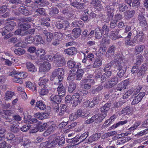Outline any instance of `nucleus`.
Returning <instances> with one entry per match:
<instances>
[{"label": "nucleus", "mask_w": 148, "mask_h": 148, "mask_svg": "<svg viewBox=\"0 0 148 148\" xmlns=\"http://www.w3.org/2000/svg\"><path fill=\"white\" fill-rule=\"evenodd\" d=\"M81 30L79 28H75L72 31V34L75 38L78 37L81 34Z\"/></svg>", "instance_id": "a878e982"}, {"label": "nucleus", "mask_w": 148, "mask_h": 148, "mask_svg": "<svg viewBox=\"0 0 148 148\" xmlns=\"http://www.w3.org/2000/svg\"><path fill=\"white\" fill-rule=\"evenodd\" d=\"M54 36L56 39L60 41L63 37V34L61 33H56L54 34Z\"/></svg>", "instance_id": "680f3d73"}, {"label": "nucleus", "mask_w": 148, "mask_h": 148, "mask_svg": "<svg viewBox=\"0 0 148 148\" xmlns=\"http://www.w3.org/2000/svg\"><path fill=\"white\" fill-rule=\"evenodd\" d=\"M57 90L58 92V95L60 97H62L65 94V89L62 84H60L59 85Z\"/></svg>", "instance_id": "ddd939ff"}, {"label": "nucleus", "mask_w": 148, "mask_h": 148, "mask_svg": "<svg viewBox=\"0 0 148 148\" xmlns=\"http://www.w3.org/2000/svg\"><path fill=\"white\" fill-rule=\"evenodd\" d=\"M103 35V34L101 31L100 28L98 27L95 29V38L97 39H99L101 38Z\"/></svg>", "instance_id": "79ce46f5"}, {"label": "nucleus", "mask_w": 148, "mask_h": 148, "mask_svg": "<svg viewBox=\"0 0 148 148\" xmlns=\"http://www.w3.org/2000/svg\"><path fill=\"white\" fill-rule=\"evenodd\" d=\"M81 93H75L72 95V105L73 107H75L78 103L81 102L82 99V97L81 95Z\"/></svg>", "instance_id": "7ed1b4c3"}, {"label": "nucleus", "mask_w": 148, "mask_h": 148, "mask_svg": "<svg viewBox=\"0 0 148 148\" xmlns=\"http://www.w3.org/2000/svg\"><path fill=\"white\" fill-rule=\"evenodd\" d=\"M62 76H55L52 77L51 79L53 81V83L54 84L59 85L60 84V82L62 81Z\"/></svg>", "instance_id": "393cba45"}, {"label": "nucleus", "mask_w": 148, "mask_h": 148, "mask_svg": "<svg viewBox=\"0 0 148 148\" xmlns=\"http://www.w3.org/2000/svg\"><path fill=\"white\" fill-rule=\"evenodd\" d=\"M145 48V46L143 45H140L136 46L135 49V53L136 55L140 53Z\"/></svg>", "instance_id": "4c0bfd02"}, {"label": "nucleus", "mask_w": 148, "mask_h": 148, "mask_svg": "<svg viewBox=\"0 0 148 148\" xmlns=\"http://www.w3.org/2000/svg\"><path fill=\"white\" fill-rule=\"evenodd\" d=\"M148 69V63H145L142 64L140 69L138 73L139 75H142L144 74L147 70Z\"/></svg>", "instance_id": "c756f323"}, {"label": "nucleus", "mask_w": 148, "mask_h": 148, "mask_svg": "<svg viewBox=\"0 0 148 148\" xmlns=\"http://www.w3.org/2000/svg\"><path fill=\"white\" fill-rule=\"evenodd\" d=\"M26 67L27 69L29 71L34 72L37 70V68L35 67L34 65L29 62H27V63Z\"/></svg>", "instance_id": "b1692460"}, {"label": "nucleus", "mask_w": 148, "mask_h": 148, "mask_svg": "<svg viewBox=\"0 0 148 148\" xmlns=\"http://www.w3.org/2000/svg\"><path fill=\"white\" fill-rule=\"evenodd\" d=\"M76 72V70L75 69H71L70 71V73L68 77H67L68 80H73L75 78V73Z\"/></svg>", "instance_id": "58836bf2"}, {"label": "nucleus", "mask_w": 148, "mask_h": 148, "mask_svg": "<svg viewBox=\"0 0 148 148\" xmlns=\"http://www.w3.org/2000/svg\"><path fill=\"white\" fill-rule=\"evenodd\" d=\"M134 10L127 11L124 12V15L125 18L128 19L132 17L135 13Z\"/></svg>", "instance_id": "7c9ffc66"}, {"label": "nucleus", "mask_w": 148, "mask_h": 148, "mask_svg": "<svg viewBox=\"0 0 148 148\" xmlns=\"http://www.w3.org/2000/svg\"><path fill=\"white\" fill-rule=\"evenodd\" d=\"M100 137V135L99 133H96L92 135L89 137L88 139L89 142H92L94 141L98 140Z\"/></svg>", "instance_id": "f704fd0d"}, {"label": "nucleus", "mask_w": 148, "mask_h": 148, "mask_svg": "<svg viewBox=\"0 0 148 148\" xmlns=\"http://www.w3.org/2000/svg\"><path fill=\"white\" fill-rule=\"evenodd\" d=\"M67 65L69 67L72 69L78 68L81 66V64L80 62H76L72 59L69 60L67 62Z\"/></svg>", "instance_id": "6e6552de"}, {"label": "nucleus", "mask_w": 148, "mask_h": 148, "mask_svg": "<svg viewBox=\"0 0 148 148\" xmlns=\"http://www.w3.org/2000/svg\"><path fill=\"white\" fill-rule=\"evenodd\" d=\"M34 37L32 36H28L25 39V41L28 43H31L34 42Z\"/></svg>", "instance_id": "774afa93"}, {"label": "nucleus", "mask_w": 148, "mask_h": 148, "mask_svg": "<svg viewBox=\"0 0 148 148\" xmlns=\"http://www.w3.org/2000/svg\"><path fill=\"white\" fill-rule=\"evenodd\" d=\"M122 114H123L124 115L129 114L131 113V110L129 107H126L123 109L121 111Z\"/></svg>", "instance_id": "603ef678"}, {"label": "nucleus", "mask_w": 148, "mask_h": 148, "mask_svg": "<svg viewBox=\"0 0 148 148\" xmlns=\"http://www.w3.org/2000/svg\"><path fill=\"white\" fill-rule=\"evenodd\" d=\"M138 19L139 23L142 26H145L147 24V22L145 18L142 15H139L138 16Z\"/></svg>", "instance_id": "473e14b6"}, {"label": "nucleus", "mask_w": 148, "mask_h": 148, "mask_svg": "<svg viewBox=\"0 0 148 148\" xmlns=\"http://www.w3.org/2000/svg\"><path fill=\"white\" fill-rule=\"evenodd\" d=\"M14 95V92L8 91L5 93L4 96V99L5 100L8 101L11 100L13 96Z\"/></svg>", "instance_id": "c85d7f7f"}, {"label": "nucleus", "mask_w": 148, "mask_h": 148, "mask_svg": "<svg viewBox=\"0 0 148 148\" xmlns=\"http://www.w3.org/2000/svg\"><path fill=\"white\" fill-rule=\"evenodd\" d=\"M105 10L107 11L108 15L109 18H112V17H113L114 14L113 13V10L111 9V8L110 6H108L106 7L105 8Z\"/></svg>", "instance_id": "8fccbe9b"}, {"label": "nucleus", "mask_w": 148, "mask_h": 148, "mask_svg": "<svg viewBox=\"0 0 148 148\" xmlns=\"http://www.w3.org/2000/svg\"><path fill=\"white\" fill-rule=\"evenodd\" d=\"M141 86H139L136 88H132L129 90L123 95V98L124 99L127 98L128 96L130 95L132 93L134 95H136L139 92L140 90L142 89Z\"/></svg>", "instance_id": "20e7f679"}, {"label": "nucleus", "mask_w": 148, "mask_h": 148, "mask_svg": "<svg viewBox=\"0 0 148 148\" xmlns=\"http://www.w3.org/2000/svg\"><path fill=\"white\" fill-rule=\"evenodd\" d=\"M138 68V66L137 65L133 66L132 70V72L133 74L137 73L138 75L139 76L142 75H139L138 72H139L140 70H139Z\"/></svg>", "instance_id": "5fc2aeb1"}, {"label": "nucleus", "mask_w": 148, "mask_h": 148, "mask_svg": "<svg viewBox=\"0 0 148 148\" xmlns=\"http://www.w3.org/2000/svg\"><path fill=\"white\" fill-rule=\"evenodd\" d=\"M56 125L55 124L50 126L43 133L44 136H47L52 133L56 129Z\"/></svg>", "instance_id": "a211bd4d"}, {"label": "nucleus", "mask_w": 148, "mask_h": 148, "mask_svg": "<svg viewBox=\"0 0 148 148\" xmlns=\"http://www.w3.org/2000/svg\"><path fill=\"white\" fill-rule=\"evenodd\" d=\"M140 123L139 121L136 122L132 126L129 128L130 130H134L136 129L140 125Z\"/></svg>", "instance_id": "e2e57ef3"}, {"label": "nucleus", "mask_w": 148, "mask_h": 148, "mask_svg": "<svg viewBox=\"0 0 148 148\" xmlns=\"http://www.w3.org/2000/svg\"><path fill=\"white\" fill-rule=\"evenodd\" d=\"M43 33L46 37L47 41L48 42H50L53 38V34L50 32H48L46 30L44 31Z\"/></svg>", "instance_id": "bb28decb"}, {"label": "nucleus", "mask_w": 148, "mask_h": 148, "mask_svg": "<svg viewBox=\"0 0 148 148\" xmlns=\"http://www.w3.org/2000/svg\"><path fill=\"white\" fill-rule=\"evenodd\" d=\"M94 57V55L92 53H89L88 54L86 58L89 61L88 64L90 65L92 63V61Z\"/></svg>", "instance_id": "6e6d98bb"}, {"label": "nucleus", "mask_w": 148, "mask_h": 148, "mask_svg": "<svg viewBox=\"0 0 148 148\" xmlns=\"http://www.w3.org/2000/svg\"><path fill=\"white\" fill-rule=\"evenodd\" d=\"M0 59L2 61H4L5 64V65L9 66H10L12 64V62L11 61L9 60L8 59H5L3 57H1Z\"/></svg>", "instance_id": "052dcab7"}, {"label": "nucleus", "mask_w": 148, "mask_h": 148, "mask_svg": "<svg viewBox=\"0 0 148 148\" xmlns=\"http://www.w3.org/2000/svg\"><path fill=\"white\" fill-rule=\"evenodd\" d=\"M91 3L93 5L95 9L99 10H101L100 2L98 0H93L92 1Z\"/></svg>", "instance_id": "72a5a7b5"}, {"label": "nucleus", "mask_w": 148, "mask_h": 148, "mask_svg": "<svg viewBox=\"0 0 148 148\" xmlns=\"http://www.w3.org/2000/svg\"><path fill=\"white\" fill-rule=\"evenodd\" d=\"M20 142L21 144L24 146H25L28 144L29 143V141L27 136H23L19 139Z\"/></svg>", "instance_id": "cd10ccee"}, {"label": "nucleus", "mask_w": 148, "mask_h": 148, "mask_svg": "<svg viewBox=\"0 0 148 148\" xmlns=\"http://www.w3.org/2000/svg\"><path fill=\"white\" fill-rule=\"evenodd\" d=\"M145 36L142 32H139L137 33V35L134 37L136 41L142 42L144 39Z\"/></svg>", "instance_id": "4be33fe9"}, {"label": "nucleus", "mask_w": 148, "mask_h": 148, "mask_svg": "<svg viewBox=\"0 0 148 148\" xmlns=\"http://www.w3.org/2000/svg\"><path fill=\"white\" fill-rule=\"evenodd\" d=\"M25 121L26 123H32L37 122L38 120L35 118H32L31 116L28 115L27 118L25 119Z\"/></svg>", "instance_id": "e433bc0d"}, {"label": "nucleus", "mask_w": 148, "mask_h": 148, "mask_svg": "<svg viewBox=\"0 0 148 148\" xmlns=\"http://www.w3.org/2000/svg\"><path fill=\"white\" fill-rule=\"evenodd\" d=\"M118 82V78L116 77H112L108 82V84H106V87L107 88L112 87L116 85Z\"/></svg>", "instance_id": "9b49d317"}, {"label": "nucleus", "mask_w": 148, "mask_h": 148, "mask_svg": "<svg viewBox=\"0 0 148 148\" xmlns=\"http://www.w3.org/2000/svg\"><path fill=\"white\" fill-rule=\"evenodd\" d=\"M116 69L119 70L117 73V75L119 77H122L124 75L126 71V66L122 65L121 63H118L116 65Z\"/></svg>", "instance_id": "423d86ee"}, {"label": "nucleus", "mask_w": 148, "mask_h": 148, "mask_svg": "<svg viewBox=\"0 0 148 148\" xmlns=\"http://www.w3.org/2000/svg\"><path fill=\"white\" fill-rule=\"evenodd\" d=\"M52 141L49 140L41 143V145H42L44 147L47 148H50L54 147V145Z\"/></svg>", "instance_id": "c03bdc74"}, {"label": "nucleus", "mask_w": 148, "mask_h": 148, "mask_svg": "<svg viewBox=\"0 0 148 148\" xmlns=\"http://www.w3.org/2000/svg\"><path fill=\"white\" fill-rule=\"evenodd\" d=\"M54 61L55 62L57 66H61L63 65L64 59L61 55L56 54L54 56Z\"/></svg>", "instance_id": "0eeeda50"}, {"label": "nucleus", "mask_w": 148, "mask_h": 148, "mask_svg": "<svg viewBox=\"0 0 148 148\" xmlns=\"http://www.w3.org/2000/svg\"><path fill=\"white\" fill-rule=\"evenodd\" d=\"M103 58L101 57H98L95 58L93 66L94 68H97L100 66L102 64Z\"/></svg>", "instance_id": "dca6fc26"}, {"label": "nucleus", "mask_w": 148, "mask_h": 148, "mask_svg": "<svg viewBox=\"0 0 148 148\" xmlns=\"http://www.w3.org/2000/svg\"><path fill=\"white\" fill-rule=\"evenodd\" d=\"M127 120L124 121H121L117 123L116 124L112 126L113 128H116L120 125H124L127 123Z\"/></svg>", "instance_id": "13d9d810"}, {"label": "nucleus", "mask_w": 148, "mask_h": 148, "mask_svg": "<svg viewBox=\"0 0 148 148\" xmlns=\"http://www.w3.org/2000/svg\"><path fill=\"white\" fill-rule=\"evenodd\" d=\"M143 58L141 55H139L136 57V64L139 65L143 61Z\"/></svg>", "instance_id": "864d4df0"}, {"label": "nucleus", "mask_w": 148, "mask_h": 148, "mask_svg": "<svg viewBox=\"0 0 148 148\" xmlns=\"http://www.w3.org/2000/svg\"><path fill=\"white\" fill-rule=\"evenodd\" d=\"M114 48L115 47L113 45L110 47L106 53V56L109 57V56L114 55Z\"/></svg>", "instance_id": "a19ab883"}, {"label": "nucleus", "mask_w": 148, "mask_h": 148, "mask_svg": "<svg viewBox=\"0 0 148 148\" xmlns=\"http://www.w3.org/2000/svg\"><path fill=\"white\" fill-rule=\"evenodd\" d=\"M72 26L75 27H81L83 26V23L81 21H75L72 23Z\"/></svg>", "instance_id": "49530a36"}, {"label": "nucleus", "mask_w": 148, "mask_h": 148, "mask_svg": "<svg viewBox=\"0 0 148 148\" xmlns=\"http://www.w3.org/2000/svg\"><path fill=\"white\" fill-rule=\"evenodd\" d=\"M34 42L35 44H41L45 45V40L42 39L41 36L39 35H37L34 37Z\"/></svg>", "instance_id": "6ab92c4d"}, {"label": "nucleus", "mask_w": 148, "mask_h": 148, "mask_svg": "<svg viewBox=\"0 0 148 148\" xmlns=\"http://www.w3.org/2000/svg\"><path fill=\"white\" fill-rule=\"evenodd\" d=\"M62 97L60 96L59 95H51L50 98V100L51 101H52L55 103L53 105V106H54V107H55V104H58V103L61 101V99L60 97Z\"/></svg>", "instance_id": "aec40b11"}, {"label": "nucleus", "mask_w": 148, "mask_h": 148, "mask_svg": "<svg viewBox=\"0 0 148 148\" xmlns=\"http://www.w3.org/2000/svg\"><path fill=\"white\" fill-rule=\"evenodd\" d=\"M36 107H37L39 109L43 110L46 109V106L42 101H38L36 102Z\"/></svg>", "instance_id": "c9c22d12"}, {"label": "nucleus", "mask_w": 148, "mask_h": 148, "mask_svg": "<svg viewBox=\"0 0 148 148\" xmlns=\"http://www.w3.org/2000/svg\"><path fill=\"white\" fill-rule=\"evenodd\" d=\"M9 130L11 132L15 133L18 132L19 130L18 128L14 125L10 126Z\"/></svg>", "instance_id": "0e129e2a"}, {"label": "nucleus", "mask_w": 148, "mask_h": 148, "mask_svg": "<svg viewBox=\"0 0 148 148\" xmlns=\"http://www.w3.org/2000/svg\"><path fill=\"white\" fill-rule=\"evenodd\" d=\"M110 103H107L101 108V112H105L108 111L110 109L111 106Z\"/></svg>", "instance_id": "a18cd8bd"}, {"label": "nucleus", "mask_w": 148, "mask_h": 148, "mask_svg": "<svg viewBox=\"0 0 148 148\" xmlns=\"http://www.w3.org/2000/svg\"><path fill=\"white\" fill-rule=\"evenodd\" d=\"M55 106H53L54 110L57 112H59L58 115H62L66 112L67 107L64 105H61L59 108L58 104L56 103Z\"/></svg>", "instance_id": "39448f33"}, {"label": "nucleus", "mask_w": 148, "mask_h": 148, "mask_svg": "<svg viewBox=\"0 0 148 148\" xmlns=\"http://www.w3.org/2000/svg\"><path fill=\"white\" fill-rule=\"evenodd\" d=\"M92 75H90L87 77V79H82L80 81V84L81 87L84 88L85 89L88 90L91 87V85H94L95 83V81L92 79H91L92 77Z\"/></svg>", "instance_id": "f03ea898"}, {"label": "nucleus", "mask_w": 148, "mask_h": 148, "mask_svg": "<svg viewBox=\"0 0 148 148\" xmlns=\"http://www.w3.org/2000/svg\"><path fill=\"white\" fill-rule=\"evenodd\" d=\"M145 93L144 92H140L135 97L138 100L140 101L143 97L145 96Z\"/></svg>", "instance_id": "338daca9"}, {"label": "nucleus", "mask_w": 148, "mask_h": 148, "mask_svg": "<svg viewBox=\"0 0 148 148\" xmlns=\"http://www.w3.org/2000/svg\"><path fill=\"white\" fill-rule=\"evenodd\" d=\"M64 70L61 68H58L56 69L52 73L51 79H52V77L55 76H62L64 74Z\"/></svg>", "instance_id": "9d476101"}, {"label": "nucleus", "mask_w": 148, "mask_h": 148, "mask_svg": "<svg viewBox=\"0 0 148 148\" xmlns=\"http://www.w3.org/2000/svg\"><path fill=\"white\" fill-rule=\"evenodd\" d=\"M11 114V111L10 110H3L2 112L1 110H0V115L1 114V116L3 118H7V116H10Z\"/></svg>", "instance_id": "37998d69"}, {"label": "nucleus", "mask_w": 148, "mask_h": 148, "mask_svg": "<svg viewBox=\"0 0 148 148\" xmlns=\"http://www.w3.org/2000/svg\"><path fill=\"white\" fill-rule=\"evenodd\" d=\"M128 84V80H125L121 83L117 88V90L119 91L124 90L126 89L127 86Z\"/></svg>", "instance_id": "2eb2a0df"}, {"label": "nucleus", "mask_w": 148, "mask_h": 148, "mask_svg": "<svg viewBox=\"0 0 148 148\" xmlns=\"http://www.w3.org/2000/svg\"><path fill=\"white\" fill-rule=\"evenodd\" d=\"M15 53L18 55L20 56L24 54L25 52V50L21 48H18L15 49L14 51Z\"/></svg>", "instance_id": "09e8293b"}, {"label": "nucleus", "mask_w": 148, "mask_h": 148, "mask_svg": "<svg viewBox=\"0 0 148 148\" xmlns=\"http://www.w3.org/2000/svg\"><path fill=\"white\" fill-rule=\"evenodd\" d=\"M47 123H44L42 125L38 126V130L40 132L43 131L47 127Z\"/></svg>", "instance_id": "4d7b16f0"}, {"label": "nucleus", "mask_w": 148, "mask_h": 148, "mask_svg": "<svg viewBox=\"0 0 148 148\" xmlns=\"http://www.w3.org/2000/svg\"><path fill=\"white\" fill-rule=\"evenodd\" d=\"M13 77V81L15 82L21 84L23 83V79L27 77V73L25 72H18L13 71L10 75Z\"/></svg>", "instance_id": "f257e3e1"}, {"label": "nucleus", "mask_w": 148, "mask_h": 148, "mask_svg": "<svg viewBox=\"0 0 148 148\" xmlns=\"http://www.w3.org/2000/svg\"><path fill=\"white\" fill-rule=\"evenodd\" d=\"M107 116L106 113H98L95 115L96 118V121L97 122H101Z\"/></svg>", "instance_id": "f3484780"}, {"label": "nucleus", "mask_w": 148, "mask_h": 148, "mask_svg": "<svg viewBox=\"0 0 148 148\" xmlns=\"http://www.w3.org/2000/svg\"><path fill=\"white\" fill-rule=\"evenodd\" d=\"M100 30L103 34H104L103 36L104 38H103V39L104 42H106V37L107 36L108 37L107 34L109 32V29L106 25H104L103 26L101 29L100 28Z\"/></svg>", "instance_id": "4468645a"}, {"label": "nucleus", "mask_w": 148, "mask_h": 148, "mask_svg": "<svg viewBox=\"0 0 148 148\" xmlns=\"http://www.w3.org/2000/svg\"><path fill=\"white\" fill-rule=\"evenodd\" d=\"M88 132H86L84 133L83 134L81 135V137L83 138L82 140H81L79 141L78 143H75V145H77L79 143L82 142L85 139H86V138L88 137Z\"/></svg>", "instance_id": "69168bd1"}, {"label": "nucleus", "mask_w": 148, "mask_h": 148, "mask_svg": "<svg viewBox=\"0 0 148 148\" xmlns=\"http://www.w3.org/2000/svg\"><path fill=\"white\" fill-rule=\"evenodd\" d=\"M36 53L37 56L41 58H42L46 54L45 50L41 48L38 49Z\"/></svg>", "instance_id": "ea45409f"}, {"label": "nucleus", "mask_w": 148, "mask_h": 148, "mask_svg": "<svg viewBox=\"0 0 148 148\" xmlns=\"http://www.w3.org/2000/svg\"><path fill=\"white\" fill-rule=\"evenodd\" d=\"M77 51L76 48L72 47L64 50V52L65 53L70 55H73L75 54L76 52Z\"/></svg>", "instance_id": "5701e85b"}, {"label": "nucleus", "mask_w": 148, "mask_h": 148, "mask_svg": "<svg viewBox=\"0 0 148 148\" xmlns=\"http://www.w3.org/2000/svg\"><path fill=\"white\" fill-rule=\"evenodd\" d=\"M76 87V84L72 82L70 84L68 88V91L70 93H71L73 92L75 89Z\"/></svg>", "instance_id": "de8ad7c7"}, {"label": "nucleus", "mask_w": 148, "mask_h": 148, "mask_svg": "<svg viewBox=\"0 0 148 148\" xmlns=\"http://www.w3.org/2000/svg\"><path fill=\"white\" fill-rule=\"evenodd\" d=\"M16 25V23L13 21L7 22L6 24V26L4 27V28L7 31H11L13 30Z\"/></svg>", "instance_id": "412c9836"}, {"label": "nucleus", "mask_w": 148, "mask_h": 148, "mask_svg": "<svg viewBox=\"0 0 148 148\" xmlns=\"http://www.w3.org/2000/svg\"><path fill=\"white\" fill-rule=\"evenodd\" d=\"M51 65L48 62H44L40 65V71L41 72H47L51 68Z\"/></svg>", "instance_id": "1a4fd4ad"}, {"label": "nucleus", "mask_w": 148, "mask_h": 148, "mask_svg": "<svg viewBox=\"0 0 148 148\" xmlns=\"http://www.w3.org/2000/svg\"><path fill=\"white\" fill-rule=\"evenodd\" d=\"M125 44L127 45H132L136 43L135 39L134 38L133 40H130V38L126 39Z\"/></svg>", "instance_id": "bf43d9fd"}, {"label": "nucleus", "mask_w": 148, "mask_h": 148, "mask_svg": "<svg viewBox=\"0 0 148 148\" xmlns=\"http://www.w3.org/2000/svg\"><path fill=\"white\" fill-rule=\"evenodd\" d=\"M35 32V29H33L26 31L24 30H22L21 29H18L15 32V34L16 35L20 34L21 35H24L25 34L29 33V34H33L34 32Z\"/></svg>", "instance_id": "f8f14e48"}, {"label": "nucleus", "mask_w": 148, "mask_h": 148, "mask_svg": "<svg viewBox=\"0 0 148 148\" xmlns=\"http://www.w3.org/2000/svg\"><path fill=\"white\" fill-rule=\"evenodd\" d=\"M101 100V98H99L98 97H96L93 98V100L91 101V104L92 105V106L98 103L99 101Z\"/></svg>", "instance_id": "3c124183"}, {"label": "nucleus", "mask_w": 148, "mask_h": 148, "mask_svg": "<svg viewBox=\"0 0 148 148\" xmlns=\"http://www.w3.org/2000/svg\"><path fill=\"white\" fill-rule=\"evenodd\" d=\"M39 81L38 84L40 86L47 83L48 81V79L47 76L44 75L42 77H40L39 78Z\"/></svg>", "instance_id": "2f4dec72"}]
</instances>
